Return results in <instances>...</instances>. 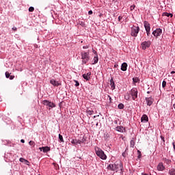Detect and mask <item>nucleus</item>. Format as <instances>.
<instances>
[{
  "mask_svg": "<svg viewBox=\"0 0 175 175\" xmlns=\"http://www.w3.org/2000/svg\"><path fill=\"white\" fill-rule=\"evenodd\" d=\"M139 94V91H137V88H133L130 91L129 93H126L124 94V99L126 100H131V98L132 100H137V95Z\"/></svg>",
  "mask_w": 175,
  "mask_h": 175,
  "instance_id": "nucleus-1",
  "label": "nucleus"
},
{
  "mask_svg": "<svg viewBox=\"0 0 175 175\" xmlns=\"http://www.w3.org/2000/svg\"><path fill=\"white\" fill-rule=\"evenodd\" d=\"M107 169L112 170V172H123L124 166L122 165V163L120 162L119 163H116L108 165Z\"/></svg>",
  "mask_w": 175,
  "mask_h": 175,
  "instance_id": "nucleus-2",
  "label": "nucleus"
},
{
  "mask_svg": "<svg viewBox=\"0 0 175 175\" xmlns=\"http://www.w3.org/2000/svg\"><path fill=\"white\" fill-rule=\"evenodd\" d=\"M96 155L97 157H99L100 159H103V161H106L107 159V156L106 154H105V152L102 150V149L98 146H96L94 148Z\"/></svg>",
  "mask_w": 175,
  "mask_h": 175,
  "instance_id": "nucleus-3",
  "label": "nucleus"
},
{
  "mask_svg": "<svg viewBox=\"0 0 175 175\" xmlns=\"http://www.w3.org/2000/svg\"><path fill=\"white\" fill-rule=\"evenodd\" d=\"M81 57L82 59V64H87L90 61V52H81Z\"/></svg>",
  "mask_w": 175,
  "mask_h": 175,
  "instance_id": "nucleus-4",
  "label": "nucleus"
},
{
  "mask_svg": "<svg viewBox=\"0 0 175 175\" xmlns=\"http://www.w3.org/2000/svg\"><path fill=\"white\" fill-rule=\"evenodd\" d=\"M139 32H140V27H139V26H133L131 28V36H133L134 38H137V35L139 34Z\"/></svg>",
  "mask_w": 175,
  "mask_h": 175,
  "instance_id": "nucleus-5",
  "label": "nucleus"
},
{
  "mask_svg": "<svg viewBox=\"0 0 175 175\" xmlns=\"http://www.w3.org/2000/svg\"><path fill=\"white\" fill-rule=\"evenodd\" d=\"M144 27L145 28L147 36H150V35L151 34V33H150L151 26L150 25V23H148V21H145L144 22Z\"/></svg>",
  "mask_w": 175,
  "mask_h": 175,
  "instance_id": "nucleus-6",
  "label": "nucleus"
},
{
  "mask_svg": "<svg viewBox=\"0 0 175 175\" xmlns=\"http://www.w3.org/2000/svg\"><path fill=\"white\" fill-rule=\"evenodd\" d=\"M42 105H44V106H48L49 108V110L51 109H53V107H55V104L54 103H51V101H49L48 100H44L42 101Z\"/></svg>",
  "mask_w": 175,
  "mask_h": 175,
  "instance_id": "nucleus-7",
  "label": "nucleus"
},
{
  "mask_svg": "<svg viewBox=\"0 0 175 175\" xmlns=\"http://www.w3.org/2000/svg\"><path fill=\"white\" fill-rule=\"evenodd\" d=\"M150 46H151V41H150V40L144 41L141 44V47H142V50H147V49H148L150 47Z\"/></svg>",
  "mask_w": 175,
  "mask_h": 175,
  "instance_id": "nucleus-8",
  "label": "nucleus"
},
{
  "mask_svg": "<svg viewBox=\"0 0 175 175\" xmlns=\"http://www.w3.org/2000/svg\"><path fill=\"white\" fill-rule=\"evenodd\" d=\"M152 33L153 36H154V38H158L159 36H161V35H162V29L157 28L152 31Z\"/></svg>",
  "mask_w": 175,
  "mask_h": 175,
  "instance_id": "nucleus-9",
  "label": "nucleus"
},
{
  "mask_svg": "<svg viewBox=\"0 0 175 175\" xmlns=\"http://www.w3.org/2000/svg\"><path fill=\"white\" fill-rule=\"evenodd\" d=\"M145 100L146 102L147 106H151L154 103V98L152 97H146Z\"/></svg>",
  "mask_w": 175,
  "mask_h": 175,
  "instance_id": "nucleus-10",
  "label": "nucleus"
},
{
  "mask_svg": "<svg viewBox=\"0 0 175 175\" xmlns=\"http://www.w3.org/2000/svg\"><path fill=\"white\" fill-rule=\"evenodd\" d=\"M50 83L53 85V87H58L59 85H61V83L54 79H51Z\"/></svg>",
  "mask_w": 175,
  "mask_h": 175,
  "instance_id": "nucleus-11",
  "label": "nucleus"
},
{
  "mask_svg": "<svg viewBox=\"0 0 175 175\" xmlns=\"http://www.w3.org/2000/svg\"><path fill=\"white\" fill-rule=\"evenodd\" d=\"M157 170L159 172H163L165 170V166H163V163H159L157 167Z\"/></svg>",
  "mask_w": 175,
  "mask_h": 175,
  "instance_id": "nucleus-12",
  "label": "nucleus"
},
{
  "mask_svg": "<svg viewBox=\"0 0 175 175\" xmlns=\"http://www.w3.org/2000/svg\"><path fill=\"white\" fill-rule=\"evenodd\" d=\"M120 69L122 72H126V70L128 69V64L126 62L122 63Z\"/></svg>",
  "mask_w": 175,
  "mask_h": 175,
  "instance_id": "nucleus-13",
  "label": "nucleus"
},
{
  "mask_svg": "<svg viewBox=\"0 0 175 175\" xmlns=\"http://www.w3.org/2000/svg\"><path fill=\"white\" fill-rule=\"evenodd\" d=\"M39 150L40 151H43V152L46 153V152H49L51 148L49 146H44V147L39 148Z\"/></svg>",
  "mask_w": 175,
  "mask_h": 175,
  "instance_id": "nucleus-14",
  "label": "nucleus"
},
{
  "mask_svg": "<svg viewBox=\"0 0 175 175\" xmlns=\"http://www.w3.org/2000/svg\"><path fill=\"white\" fill-rule=\"evenodd\" d=\"M83 77L85 80H86L87 81H88L90 80V79H91L90 76H91V72H88L87 74H83Z\"/></svg>",
  "mask_w": 175,
  "mask_h": 175,
  "instance_id": "nucleus-15",
  "label": "nucleus"
},
{
  "mask_svg": "<svg viewBox=\"0 0 175 175\" xmlns=\"http://www.w3.org/2000/svg\"><path fill=\"white\" fill-rule=\"evenodd\" d=\"M116 131L123 133V132H125V128H124V126H118L116 127Z\"/></svg>",
  "mask_w": 175,
  "mask_h": 175,
  "instance_id": "nucleus-16",
  "label": "nucleus"
},
{
  "mask_svg": "<svg viewBox=\"0 0 175 175\" xmlns=\"http://www.w3.org/2000/svg\"><path fill=\"white\" fill-rule=\"evenodd\" d=\"M110 85H111V89L112 90H116V83H114V79H113V78L110 79Z\"/></svg>",
  "mask_w": 175,
  "mask_h": 175,
  "instance_id": "nucleus-17",
  "label": "nucleus"
},
{
  "mask_svg": "<svg viewBox=\"0 0 175 175\" xmlns=\"http://www.w3.org/2000/svg\"><path fill=\"white\" fill-rule=\"evenodd\" d=\"M142 122H148V116L147 115H143L141 118Z\"/></svg>",
  "mask_w": 175,
  "mask_h": 175,
  "instance_id": "nucleus-18",
  "label": "nucleus"
},
{
  "mask_svg": "<svg viewBox=\"0 0 175 175\" xmlns=\"http://www.w3.org/2000/svg\"><path fill=\"white\" fill-rule=\"evenodd\" d=\"M98 61H99V58L98 57L97 55H94L93 58V63H92V65H95L96 64H98Z\"/></svg>",
  "mask_w": 175,
  "mask_h": 175,
  "instance_id": "nucleus-19",
  "label": "nucleus"
},
{
  "mask_svg": "<svg viewBox=\"0 0 175 175\" xmlns=\"http://www.w3.org/2000/svg\"><path fill=\"white\" fill-rule=\"evenodd\" d=\"M78 140H79V144H84V143H85V141H86L85 137H84Z\"/></svg>",
  "mask_w": 175,
  "mask_h": 175,
  "instance_id": "nucleus-20",
  "label": "nucleus"
},
{
  "mask_svg": "<svg viewBox=\"0 0 175 175\" xmlns=\"http://www.w3.org/2000/svg\"><path fill=\"white\" fill-rule=\"evenodd\" d=\"M71 144H75L76 146H77V144H79V139H72L71 140Z\"/></svg>",
  "mask_w": 175,
  "mask_h": 175,
  "instance_id": "nucleus-21",
  "label": "nucleus"
},
{
  "mask_svg": "<svg viewBox=\"0 0 175 175\" xmlns=\"http://www.w3.org/2000/svg\"><path fill=\"white\" fill-rule=\"evenodd\" d=\"M130 147L131 148H133L135 147V139L132 138V139L130 141Z\"/></svg>",
  "mask_w": 175,
  "mask_h": 175,
  "instance_id": "nucleus-22",
  "label": "nucleus"
},
{
  "mask_svg": "<svg viewBox=\"0 0 175 175\" xmlns=\"http://www.w3.org/2000/svg\"><path fill=\"white\" fill-rule=\"evenodd\" d=\"M163 16H165L166 17H173V14L167 13V12H164L163 14Z\"/></svg>",
  "mask_w": 175,
  "mask_h": 175,
  "instance_id": "nucleus-23",
  "label": "nucleus"
},
{
  "mask_svg": "<svg viewBox=\"0 0 175 175\" xmlns=\"http://www.w3.org/2000/svg\"><path fill=\"white\" fill-rule=\"evenodd\" d=\"M86 113H87L88 116H92V114H94V111L93 110L88 109L86 111Z\"/></svg>",
  "mask_w": 175,
  "mask_h": 175,
  "instance_id": "nucleus-24",
  "label": "nucleus"
},
{
  "mask_svg": "<svg viewBox=\"0 0 175 175\" xmlns=\"http://www.w3.org/2000/svg\"><path fill=\"white\" fill-rule=\"evenodd\" d=\"M169 174L170 175H175V170L174 169H171L169 170Z\"/></svg>",
  "mask_w": 175,
  "mask_h": 175,
  "instance_id": "nucleus-25",
  "label": "nucleus"
},
{
  "mask_svg": "<svg viewBox=\"0 0 175 175\" xmlns=\"http://www.w3.org/2000/svg\"><path fill=\"white\" fill-rule=\"evenodd\" d=\"M118 109H120V110H122V109H124V104L122 103L118 104Z\"/></svg>",
  "mask_w": 175,
  "mask_h": 175,
  "instance_id": "nucleus-26",
  "label": "nucleus"
},
{
  "mask_svg": "<svg viewBox=\"0 0 175 175\" xmlns=\"http://www.w3.org/2000/svg\"><path fill=\"white\" fill-rule=\"evenodd\" d=\"M59 139L60 140V142L62 143H64V137H62V135L61 134H59Z\"/></svg>",
  "mask_w": 175,
  "mask_h": 175,
  "instance_id": "nucleus-27",
  "label": "nucleus"
},
{
  "mask_svg": "<svg viewBox=\"0 0 175 175\" xmlns=\"http://www.w3.org/2000/svg\"><path fill=\"white\" fill-rule=\"evenodd\" d=\"M166 84H167L166 81H163L162 82L163 88H165L166 87Z\"/></svg>",
  "mask_w": 175,
  "mask_h": 175,
  "instance_id": "nucleus-28",
  "label": "nucleus"
},
{
  "mask_svg": "<svg viewBox=\"0 0 175 175\" xmlns=\"http://www.w3.org/2000/svg\"><path fill=\"white\" fill-rule=\"evenodd\" d=\"M137 154H138L137 157L138 158H142V152H140V150H137Z\"/></svg>",
  "mask_w": 175,
  "mask_h": 175,
  "instance_id": "nucleus-29",
  "label": "nucleus"
},
{
  "mask_svg": "<svg viewBox=\"0 0 175 175\" xmlns=\"http://www.w3.org/2000/svg\"><path fill=\"white\" fill-rule=\"evenodd\" d=\"M128 155V152H126V150H125L123 153H122V157H124V158L126 157V156Z\"/></svg>",
  "mask_w": 175,
  "mask_h": 175,
  "instance_id": "nucleus-30",
  "label": "nucleus"
},
{
  "mask_svg": "<svg viewBox=\"0 0 175 175\" xmlns=\"http://www.w3.org/2000/svg\"><path fill=\"white\" fill-rule=\"evenodd\" d=\"M26 160H27V159H24V158H23V157H21V158L19 159L20 162H22V163L25 162Z\"/></svg>",
  "mask_w": 175,
  "mask_h": 175,
  "instance_id": "nucleus-31",
  "label": "nucleus"
},
{
  "mask_svg": "<svg viewBox=\"0 0 175 175\" xmlns=\"http://www.w3.org/2000/svg\"><path fill=\"white\" fill-rule=\"evenodd\" d=\"M10 76V73H9L8 72H5V77L6 79H9Z\"/></svg>",
  "mask_w": 175,
  "mask_h": 175,
  "instance_id": "nucleus-32",
  "label": "nucleus"
},
{
  "mask_svg": "<svg viewBox=\"0 0 175 175\" xmlns=\"http://www.w3.org/2000/svg\"><path fill=\"white\" fill-rule=\"evenodd\" d=\"M29 146H35V142H33V141H30L29 142Z\"/></svg>",
  "mask_w": 175,
  "mask_h": 175,
  "instance_id": "nucleus-33",
  "label": "nucleus"
},
{
  "mask_svg": "<svg viewBox=\"0 0 175 175\" xmlns=\"http://www.w3.org/2000/svg\"><path fill=\"white\" fill-rule=\"evenodd\" d=\"M135 8H136V5H133L130 6V9H131V11L135 10Z\"/></svg>",
  "mask_w": 175,
  "mask_h": 175,
  "instance_id": "nucleus-34",
  "label": "nucleus"
},
{
  "mask_svg": "<svg viewBox=\"0 0 175 175\" xmlns=\"http://www.w3.org/2000/svg\"><path fill=\"white\" fill-rule=\"evenodd\" d=\"M33 10H35V8L33 7L29 8V12H33Z\"/></svg>",
  "mask_w": 175,
  "mask_h": 175,
  "instance_id": "nucleus-35",
  "label": "nucleus"
},
{
  "mask_svg": "<svg viewBox=\"0 0 175 175\" xmlns=\"http://www.w3.org/2000/svg\"><path fill=\"white\" fill-rule=\"evenodd\" d=\"M92 53H93V54H94V55L98 56V52H96V51H95L94 49H92Z\"/></svg>",
  "mask_w": 175,
  "mask_h": 175,
  "instance_id": "nucleus-36",
  "label": "nucleus"
},
{
  "mask_svg": "<svg viewBox=\"0 0 175 175\" xmlns=\"http://www.w3.org/2000/svg\"><path fill=\"white\" fill-rule=\"evenodd\" d=\"M75 87H79V85H80V83H79V81H75Z\"/></svg>",
  "mask_w": 175,
  "mask_h": 175,
  "instance_id": "nucleus-37",
  "label": "nucleus"
},
{
  "mask_svg": "<svg viewBox=\"0 0 175 175\" xmlns=\"http://www.w3.org/2000/svg\"><path fill=\"white\" fill-rule=\"evenodd\" d=\"M133 83H137L138 81H139V79H135V78H133Z\"/></svg>",
  "mask_w": 175,
  "mask_h": 175,
  "instance_id": "nucleus-38",
  "label": "nucleus"
},
{
  "mask_svg": "<svg viewBox=\"0 0 175 175\" xmlns=\"http://www.w3.org/2000/svg\"><path fill=\"white\" fill-rule=\"evenodd\" d=\"M89 47H90V45H85V46H83V49L84 50H85V49H88Z\"/></svg>",
  "mask_w": 175,
  "mask_h": 175,
  "instance_id": "nucleus-39",
  "label": "nucleus"
},
{
  "mask_svg": "<svg viewBox=\"0 0 175 175\" xmlns=\"http://www.w3.org/2000/svg\"><path fill=\"white\" fill-rule=\"evenodd\" d=\"M8 79H10V80H13V79H14V75H10Z\"/></svg>",
  "mask_w": 175,
  "mask_h": 175,
  "instance_id": "nucleus-40",
  "label": "nucleus"
},
{
  "mask_svg": "<svg viewBox=\"0 0 175 175\" xmlns=\"http://www.w3.org/2000/svg\"><path fill=\"white\" fill-rule=\"evenodd\" d=\"M108 99H109V103H111V100H112L111 96H110L108 95Z\"/></svg>",
  "mask_w": 175,
  "mask_h": 175,
  "instance_id": "nucleus-41",
  "label": "nucleus"
},
{
  "mask_svg": "<svg viewBox=\"0 0 175 175\" xmlns=\"http://www.w3.org/2000/svg\"><path fill=\"white\" fill-rule=\"evenodd\" d=\"M25 165H27V166H29V161H28V160H26L25 161Z\"/></svg>",
  "mask_w": 175,
  "mask_h": 175,
  "instance_id": "nucleus-42",
  "label": "nucleus"
},
{
  "mask_svg": "<svg viewBox=\"0 0 175 175\" xmlns=\"http://www.w3.org/2000/svg\"><path fill=\"white\" fill-rule=\"evenodd\" d=\"M121 20H122V16H118V21H121Z\"/></svg>",
  "mask_w": 175,
  "mask_h": 175,
  "instance_id": "nucleus-43",
  "label": "nucleus"
},
{
  "mask_svg": "<svg viewBox=\"0 0 175 175\" xmlns=\"http://www.w3.org/2000/svg\"><path fill=\"white\" fill-rule=\"evenodd\" d=\"M165 162H167V163H170V160H169V159H165Z\"/></svg>",
  "mask_w": 175,
  "mask_h": 175,
  "instance_id": "nucleus-44",
  "label": "nucleus"
},
{
  "mask_svg": "<svg viewBox=\"0 0 175 175\" xmlns=\"http://www.w3.org/2000/svg\"><path fill=\"white\" fill-rule=\"evenodd\" d=\"M92 10H90V11H88V14H90V15H91V14H92Z\"/></svg>",
  "mask_w": 175,
  "mask_h": 175,
  "instance_id": "nucleus-45",
  "label": "nucleus"
},
{
  "mask_svg": "<svg viewBox=\"0 0 175 175\" xmlns=\"http://www.w3.org/2000/svg\"><path fill=\"white\" fill-rule=\"evenodd\" d=\"M12 29H13L14 31H17V27H13Z\"/></svg>",
  "mask_w": 175,
  "mask_h": 175,
  "instance_id": "nucleus-46",
  "label": "nucleus"
},
{
  "mask_svg": "<svg viewBox=\"0 0 175 175\" xmlns=\"http://www.w3.org/2000/svg\"><path fill=\"white\" fill-rule=\"evenodd\" d=\"M21 143H25V140L21 139Z\"/></svg>",
  "mask_w": 175,
  "mask_h": 175,
  "instance_id": "nucleus-47",
  "label": "nucleus"
},
{
  "mask_svg": "<svg viewBox=\"0 0 175 175\" xmlns=\"http://www.w3.org/2000/svg\"><path fill=\"white\" fill-rule=\"evenodd\" d=\"M114 68H118V64H115Z\"/></svg>",
  "mask_w": 175,
  "mask_h": 175,
  "instance_id": "nucleus-48",
  "label": "nucleus"
},
{
  "mask_svg": "<svg viewBox=\"0 0 175 175\" xmlns=\"http://www.w3.org/2000/svg\"><path fill=\"white\" fill-rule=\"evenodd\" d=\"M161 137V140L165 142V138L163 137Z\"/></svg>",
  "mask_w": 175,
  "mask_h": 175,
  "instance_id": "nucleus-49",
  "label": "nucleus"
},
{
  "mask_svg": "<svg viewBox=\"0 0 175 175\" xmlns=\"http://www.w3.org/2000/svg\"><path fill=\"white\" fill-rule=\"evenodd\" d=\"M142 175H148V174H144V172H142ZM149 175H151V174H149Z\"/></svg>",
  "mask_w": 175,
  "mask_h": 175,
  "instance_id": "nucleus-50",
  "label": "nucleus"
},
{
  "mask_svg": "<svg viewBox=\"0 0 175 175\" xmlns=\"http://www.w3.org/2000/svg\"><path fill=\"white\" fill-rule=\"evenodd\" d=\"M175 74V71H172L171 72V75H174Z\"/></svg>",
  "mask_w": 175,
  "mask_h": 175,
  "instance_id": "nucleus-51",
  "label": "nucleus"
},
{
  "mask_svg": "<svg viewBox=\"0 0 175 175\" xmlns=\"http://www.w3.org/2000/svg\"><path fill=\"white\" fill-rule=\"evenodd\" d=\"M96 117H99V115H98V116H94L93 117V118H96Z\"/></svg>",
  "mask_w": 175,
  "mask_h": 175,
  "instance_id": "nucleus-52",
  "label": "nucleus"
},
{
  "mask_svg": "<svg viewBox=\"0 0 175 175\" xmlns=\"http://www.w3.org/2000/svg\"><path fill=\"white\" fill-rule=\"evenodd\" d=\"M173 107L174 109H175V103L173 105Z\"/></svg>",
  "mask_w": 175,
  "mask_h": 175,
  "instance_id": "nucleus-53",
  "label": "nucleus"
},
{
  "mask_svg": "<svg viewBox=\"0 0 175 175\" xmlns=\"http://www.w3.org/2000/svg\"><path fill=\"white\" fill-rule=\"evenodd\" d=\"M114 124H117V120H115V121H114Z\"/></svg>",
  "mask_w": 175,
  "mask_h": 175,
  "instance_id": "nucleus-54",
  "label": "nucleus"
},
{
  "mask_svg": "<svg viewBox=\"0 0 175 175\" xmlns=\"http://www.w3.org/2000/svg\"><path fill=\"white\" fill-rule=\"evenodd\" d=\"M147 94H150V91H148V92H147Z\"/></svg>",
  "mask_w": 175,
  "mask_h": 175,
  "instance_id": "nucleus-55",
  "label": "nucleus"
}]
</instances>
